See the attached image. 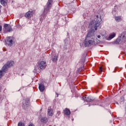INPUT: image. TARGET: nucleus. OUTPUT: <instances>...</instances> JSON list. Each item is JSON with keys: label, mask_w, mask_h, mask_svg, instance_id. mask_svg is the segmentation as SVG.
Returning <instances> with one entry per match:
<instances>
[{"label": "nucleus", "mask_w": 126, "mask_h": 126, "mask_svg": "<svg viewBox=\"0 0 126 126\" xmlns=\"http://www.w3.org/2000/svg\"><path fill=\"white\" fill-rule=\"evenodd\" d=\"M102 69H103V68L102 67V66L100 67L99 69V72H102V71H103Z\"/></svg>", "instance_id": "obj_22"}, {"label": "nucleus", "mask_w": 126, "mask_h": 126, "mask_svg": "<svg viewBox=\"0 0 126 126\" xmlns=\"http://www.w3.org/2000/svg\"><path fill=\"white\" fill-rule=\"evenodd\" d=\"M1 7H2V6H1V5H0V12H1Z\"/></svg>", "instance_id": "obj_24"}, {"label": "nucleus", "mask_w": 126, "mask_h": 126, "mask_svg": "<svg viewBox=\"0 0 126 126\" xmlns=\"http://www.w3.org/2000/svg\"><path fill=\"white\" fill-rule=\"evenodd\" d=\"M102 19H101V16L96 15L94 16V21H92L89 26V28H91L92 30H97L98 27L101 25Z\"/></svg>", "instance_id": "obj_1"}, {"label": "nucleus", "mask_w": 126, "mask_h": 126, "mask_svg": "<svg viewBox=\"0 0 126 126\" xmlns=\"http://www.w3.org/2000/svg\"><path fill=\"white\" fill-rule=\"evenodd\" d=\"M97 38H98V39L100 38H101V36H100V35H97Z\"/></svg>", "instance_id": "obj_28"}, {"label": "nucleus", "mask_w": 126, "mask_h": 126, "mask_svg": "<svg viewBox=\"0 0 126 126\" xmlns=\"http://www.w3.org/2000/svg\"><path fill=\"white\" fill-rule=\"evenodd\" d=\"M94 44V39L90 38V33H88L86 37L84 45L85 47H90Z\"/></svg>", "instance_id": "obj_2"}, {"label": "nucleus", "mask_w": 126, "mask_h": 126, "mask_svg": "<svg viewBox=\"0 0 126 126\" xmlns=\"http://www.w3.org/2000/svg\"><path fill=\"white\" fill-rule=\"evenodd\" d=\"M115 19L117 21V22H120V21H121L122 20V18L121 17V16L115 17Z\"/></svg>", "instance_id": "obj_17"}, {"label": "nucleus", "mask_w": 126, "mask_h": 126, "mask_svg": "<svg viewBox=\"0 0 126 126\" xmlns=\"http://www.w3.org/2000/svg\"><path fill=\"white\" fill-rule=\"evenodd\" d=\"M48 116H50V117H52V116H53V110L52 109H48Z\"/></svg>", "instance_id": "obj_16"}, {"label": "nucleus", "mask_w": 126, "mask_h": 126, "mask_svg": "<svg viewBox=\"0 0 126 126\" xmlns=\"http://www.w3.org/2000/svg\"><path fill=\"white\" fill-rule=\"evenodd\" d=\"M4 28L6 32H10V31H12V28L10 25L5 24L4 25Z\"/></svg>", "instance_id": "obj_9"}, {"label": "nucleus", "mask_w": 126, "mask_h": 126, "mask_svg": "<svg viewBox=\"0 0 126 126\" xmlns=\"http://www.w3.org/2000/svg\"><path fill=\"white\" fill-rule=\"evenodd\" d=\"M6 43L8 46H12L13 45V39L11 37H8L7 38Z\"/></svg>", "instance_id": "obj_8"}, {"label": "nucleus", "mask_w": 126, "mask_h": 126, "mask_svg": "<svg viewBox=\"0 0 126 126\" xmlns=\"http://www.w3.org/2000/svg\"><path fill=\"white\" fill-rule=\"evenodd\" d=\"M18 126H24V124L21 122H19L18 124Z\"/></svg>", "instance_id": "obj_21"}, {"label": "nucleus", "mask_w": 126, "mask_h": 126, "mask_svg": "<svg viewBox=\"0 0 126 126\" xmlns=\"http://www.w3.org/2000/svg\"><path fill=\"white\" fill-rule=\"evenodd\" d=\"M40 122L42 123V124H47V123H48V119L46 117H42L40 120Z\"/></svg>", "instance_id": "obj_15"}, {"label": "nucleus", "mask_w": 126, "mask_h": 126, "mask_svg": "<svg viewBox=\"0 0 126 126\" xmlns=\"http://www.w3.org/2000/svg\"><path fill=\"white\" fill-rule=\"evenodd\" d=\"M83 99L86 102H90V101H91V99H89V98L87 96H83Z\"/></svg>", "instance_id": "obj_18"}, {"label": "nucleus", "mask_w": 126, "mask_h": 126, "mask_svg": "<svg viewBox=\"0 0 126 126\" xmlns=\"http://www.w3.org/2000/svg\"><path fill=\"white\" fill-rule=\"evenodd\" d=\"M116 33L112 32V33H111L109 35L107 40H112V39H113V38H115V37H116Z\"/></svg>", "instance_id": "obj_12"}, {"label": "nucleus", "mask_w": 126, "mask_h": 126, "mask_svg": "<svg viewBox=\"0 0 126 126\" xmlns=\"http://www.w3.org/2000/svg\"><path fill=\"white\" fill-rule=\"evenodd\" d=\"M28 126H34L33 124H31Z\"/></svg>", "instance_id": "obj_26"}, {"label": "nucleus", "mask_w": 126, "mask_h": 126, "mask_svg": "<svg viewBox=\"0 0 126 126\" xmlns=\"http://www.w3.org/2000/svg\"><path fill=\"white\" fill-rule=\"evenodd\" d=\"M54 0H48L47 5L44 7V10L43 12V14L46 15L48 14V12H50V9L52 7V4L53 3Z\"/></svg>", "instance_id": "obj_3"}, {"label": "nucleus", "mask_w": 126, "mask_h": 126, "mask_svg": "<svg viewBox=\"0 0 126 126\" xmlns=\"http://www.w3.org/2000/svg\"><path fill=\"white\" fill-rule=\"evenodd\" d=\"M33 14L34 12H33V11H28L26 13L25 17L28 18V19H30V18L33 16Z\"/></svg>", "instance_id": "obj_10"}, {"label": "nucleus", "mask_w": 126, "mask_h": 126, "mask_svg": "<svg viewBox=\"0 0 126 126\" xmlns=\"http://www.w3.org/2000/svg\"><path fill=\"white\" fill-rule=\"evenodd\" d=\"M121 38H122V41H121L120 39H117V42H118V44H123L126 42V34H124V33H122Z\"/></svg>", "instance_id": "obj_6"}, {"label": "nucleus", "mask_w": 126, "mask_h": 126, "mask_svg": "<svg viewBox=\"0 0 126 126\" xmlns=\"http://www.w3.org/2000/svg\"><path fill=\"white\" fill-rule=\"evenodd\" d=\"M14 65V62L13 61H8L6 64H5L1 69L4 72H5L7 70V68Z\"/></svg>", "instance_id": "obj_4"}, {"label": "nucleus", "mask_w": 126, "mask_h": 126, "mask_svg": "<svg viewBox=\"0 0 126 126\" xmlns=\"http://www.w3.org/2000/svg\"><path fill=\"white\" fill-rule=\"evenodd\" d=\"M30 104V99L29 98H26L23 100V104L22 105V107H28Z\"/></svg>", "instance_id": "obj_5"}, {"label": "nucleus", "mask_w": 126, "mask_h": 126, "mask_svg": "<svg viewBox=\"0 0 126 126\" xmlns=\"http://www.w3.org/2000/svg\"><path fill=\"white\" fill-rule=\"evenodd\" d=\"M57 61H58V56H55L52 58V62L53 63H56Z\"/></svg>", "instance_id": "obj_19"}, {"label": "nucleus", "mask_w": 126, "mask_h": 126, "mask_svg": "<svg viewBox=\"0 0 126 126\" xmlns=\"http://www.w3.org/2000/svg\"><path fill=\"white\" fill-rule=\"evenodd\" d=\"M1 30H2V27L0 25V32L1 31Z\"/></svg>", "instance_id": "obj_25"}, {"label": "nucleus", "mask_w": 126, "mask_h": 126, "mask_svg": "<svg viewBox=\"0 0 126 126\" xmlns=\"http://www.w3.org/2000/svg\"><path fill=\"white\" fill-rule=\"evenodd\" d=\"M1 92V88H0V93Z\"/></svg>", "instance_id": "obj_29"}, {"label": "nucleus", "mask_w": 126, "mask_h": 126, "mask_svg": "<svg viewBox=\"0 0 126 126\" xmlns=\"http://www.w3.org/2000/svg\"><path fill=\"white\" fill-rule=\"evenodd\" d=\"M57 114L61 115V111H58Z\"/></svg>", "instance_id": "obj_27"}, {"label": "nucleus", "mask_w": 126, "mask_h": 126, "mask_svg": "<svg viewBox=\"0 0 126 126\" xmlns=\"http://www.w3.org/2000/svg\"><path fill=\"white\" fill-rule=\"evenodd\" d=\"M47 63L45 61H41L39 63V67L40 69H45Z\"/></svg>", "instance_id": "obj_7"}, {"label": "nucleus", "mask_w": 126, "mask_h": 126, "mask_svg": "<svg viewBox=\"0 0 126 126\" xmlns=\"http://www.w3.org/2000/svg\"><path fill=\"white\" fill-rule=\"evenodd\" d=\"M101 86H102V85L101 84H99L98 87V88H99V89H101L102 88V87H101Z\"/></svg>", "instance_id": "obj_23"}, {"label": "nucleus", "mask_w": 126, "mask_h": 126, "mask_svg": "<svg viewBox=\"0 0 126 126\" xmlns=\"http://www.w3.org/2000/svg\"><path fill=\"white\" fill-rule=\"evenodd\" d=\"M3 72H4L1 69L0 70V79H1L2 76H3Z\"/></svg>", "instance_id": "obj_20"}, {"label": "nucleus", "mask_w": 126, "mask_h": 126, "mask_svg": "<svg viewBox=\"0 0 126 126\" xmlns=\"http://www.w3.org/2000/svg\"><path fill=\"white\" fill-rule=\"evenodd\" d=\"M64 115H66V116H69L70 115V110L67 108H66L64 109V110H63Z\"/></svg>", "instance_id": "obj_11"}, {"label": "nucleus", "mask_w": 126, "mask_h": 126, "mask_svg": "<svg viewBox=\"0 0 126 126\" xmlns=\"http://www.w3.org/2000/svg\"><path fill=\"white\" fill-rule=\"evenodd\" d=\"M0 2L3 6H6V5H7V0H0Z\"/></svg>", "instance_id": "obj_14"}, {"label": "nucleus", "mask_w": 126, "mask_h": 126, "mask_svg": "<svg viewBox=\"0 0 126 126\" xmlns=\"http://www.w3.org/2000/svg\"><path fill=\"white\" fill-rule=\"evenodd\" d=\"M39 90H40V92H43L45 90V86L42 84H39Z\"/></svg>", "instance_id": "obj_13"}]
</instances>
